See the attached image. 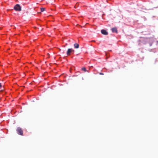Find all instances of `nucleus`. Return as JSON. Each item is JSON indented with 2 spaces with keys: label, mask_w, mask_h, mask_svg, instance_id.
Returning a JSON list of instances; mask_svg holds the SVG:
<instances>
[{
  "label": "nucleus",
  "mask_w": 158,
  "mask_h": 158,
  "mask_svg": "<svg viewBox=\"0 0 158 158\" xmlns=\"http://www.w3.org/2000/svg\"><path fill=\"white\" fill-rule=\"evenodd\" d=\"M1 29V28H0V30Z\"/></svg>",
  "instance_id": "obj_12"
},
{
  "label": "nucleus",
  "mask_w": 158,
  "mask_h": 158,
  "mask_svg": "<svg viewBox=\"0 0 158 158\" xmlns=\"http://www.w3.org/2000/svg\"><path fill=\"white\" fill-rule=\"evenodd\" d=\"M101 32L102 34L105 35H107L108 34V32L105 30H104V29L102 30L101 31Z\"/></svg>",
  "instance_id": "obj_5"
},
{
  "label": "nucleus",
  "mask_w": 158,
  "mask_h": 158,
  "mask_svg": "<svg viewBox=\"0 0 158 158\" xmlns=\"http://www.w3.org/2000/svg\"><path fill=\"white\" fill-rule=\"evenodd\" d=\"M45 8H40L41 12H43L45 10Z\"/></svg>",
  "instance_id": "obj_7"
},
{
  "label": "nucleus",
  "mask_w": 158,
  "mask_h": 158,
  "mask_svg": "<svg viewBox=\"0 0 158 158\" xmlns=\"http://www.w3.org/2000/svg\"><path fill=\"white\" fill-rule=\"evenodd\" d=\"M14 9L16 11H20L21 10V7L19 4H16L14 8Z\"/></svg>",
  "instance_id": "obj_2"
},
{
  "label": "nucleus",
  "mask_w": 158,
  "mask_h": 158,
  "mask_svg": "<svg viewBox=\"0 0 158 158\" xmlns=\"http://www.w3.org/2000/svg\"><path fill=\"white\" fill-rule=\"evenodd\" d=\"M74 51V50L71 48L69 49L67 51V54L68 55H69L72 52H73Z\"/></svg>",
  "instance_id": "obj_3"
},
{
  "label": "nucleus",
  "mask_w": 158,
  "mask_h": 158,
  "mask_svg": "<svg viewBox=\"0 0 158 158\" xmlns=\"http://www.w3.org/2000/svg\"><path fill=\"white\" fill-rule=\"evenodd\" d=\"M78 5H79V4H78L77 3H76V5H75V6H74V7L75 8L76 7L78 6Z\"/></svg>",
  "instance_id": "obj_9"
},
{
  "label": "nucleus",
  "mask_w": 158,
  "mask_h": 158,
  "mask_svg": "<svg viewBox=\"0 0 158 158\" xmlns=\"http://www.w3.org/2000/svg\"><path fill=\"white\" fill-rule=\"evenodd\" d=\"M74 48H79V45L77 43H75L74 44Z\"/></svg>",
  "instance_id": "obj_6"
},
{
  "label": "nucleus",
  "mask_w": 158,
  "mask_h": 158,
  "mask_svg": "<svg viewBox=\"0 0 158 158\" xmlns=\"http://www.w3.org/2000/svg\"><path fill=\"white\" fill-rule=\"evenodd\" d=\"M99 74H100V75H103L104 74L103 73H100Z\"/></svg>",
  "instance_id": "obj_10"
},
{
  "label": "nucleus",
  "mask_w": 158,
  "mask_h": 158,
  "mask_svg": "<svg viewBox=\"0 0 158 158\" xmlns=\"http://www.w3.org/2000/svg\"><path fill=\"white\" fill-rule=\"evenodd\" d=\"M1 87H2V85H1V84L0 83V88H1Z\"/></svg>",
  "instance_id": "obj_11"
},
{
  "label": "nucleus",
  "mask_w": 158,
  "mask_h": 158,
  "mask_svg": "<svg viewBox=\"0 0 158 158\" xmlns=\"http://www.w3.org/2000/svg\"><path fill=\"white\" fill-rule=\"evenodd\" d=\"M81 70L83 71H84L85 72L86 71V69L85 68L83 67L81 69Z\"/></svg>",
  "instance_id": "obj_8"
},
{
  "label": "nucleus",
  "mask_w": 158,
  "mask_h": 158,
  "mask_svg": "<svg viewBox=\"0 0 158 158\" xmlns=\"http://www.w3.org/2000/svg\"><path fill=\"white\" fill-rule=\"evenodd\" d=\"M111 30L113 33H118L117 28L116 27H113L111 29Z\"/></svg>",
  "instance_id": "obj_4"
},
{
  "label": "nucleus",
  "mask_w": 158,
  "mask_h": 158,
  "mask_svg": "<svg viewBox=\"0 0 158 158\" xmlns=\"http://www.w3.org/2000/svg\"><path fill=\"white\" fill-rule=\"evenodd\" d=\"M16 131L18 134L20 135H23V131L22 129L20 127H18Z\"/></svg>",
  "instance_id": "obj_1"
}]
</instances>
